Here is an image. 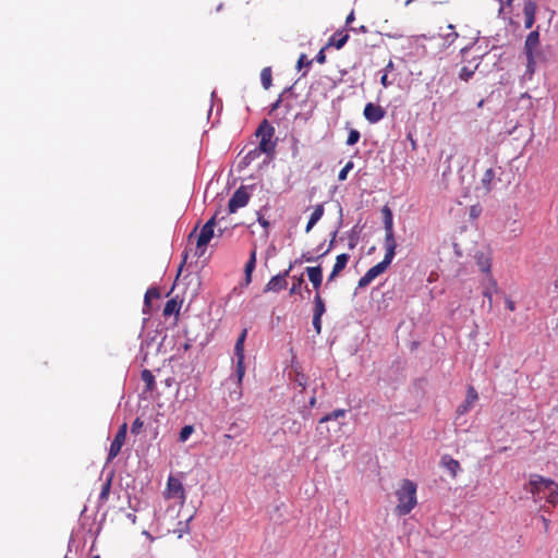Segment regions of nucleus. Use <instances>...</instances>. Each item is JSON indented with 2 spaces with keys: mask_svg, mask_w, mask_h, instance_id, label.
I'll return each instance as SVG.
<instances>
[{
  "mask_svg": "<svg viewBox=\"0 0 558 558\" xmlns=\"http://www.w3.org/2000/svg\"><path fill=\"white\" fill-rule=\"evenodd\" d=\"M363 114L369 123H377L385 117L386 111L381 106L368 102L364 107Z\"/></svg>",
  "mask_w": 558,
  "mask_h": 558,
  "instance_id": "ddd939ff",
  "label": "nucleus"
},
{
  "mask_svg": "<svg viewBox=\"0 0 558 558\" xmlns=\"http://www.w3.org/2000/svg\"><path fill=\"white\" fill-rule=\"evenodd\" d=\"M306 274L315 290H318L323 281V269L320 266L306 267Z\"/></svg>",
  "mask_w": 558,
  "mask_h": 558,
  "instance_id": "f3484780",
  "label": "nucleus"
},
{
  "mask_svg": "<svg viewBox=\"0 0 558 558\" xmlns=\"http://www.w3.org/2000/svg\"><path fill=\"white\" fill-rule=\"evenodd\" d=\"M537 5L534 1L527 0L524 3L523 13H524V27L526 29L531 28L535 23V14H536Z\"/></svg>",
  "mask_w": 558,
  "mask_h": 558,
  "instance_id": "2eb2a0df",
  "label": "nucleus"
},
{
  "mask_svg": "<svg viewBox=\"0 0 558 558\" xmlns=\"http://www.w3.org/2000/svg\"><path fill=\"white\" fill-rule=\"evenodd\" d=\"M194 432V427L192 425H185L180 434H179V440L181 442H184L189 439V437L192 435V433Z\"/></svg>",
  "mask_w": 558,
  "mask_h": 558,
  "instance_id": "2f4dec72",
  "label": "nucleus"
},
{
  "mask_svg": "<svg viewBox=\"0 0 558 558\" xmlns=\"http://www.w3.org/2000/svg\"><path fill=\"white\" fill-rule=\"evenodd\" d=\"M380 83L384 87H387L389 85V82H388V75L387 73H385L381 78H380Z\"/></svg>",
  "mask_w": 558,
  "mask_h": 558,
  "instance_id": "49530a36",
  "label": "nucleus"
},
{
  "mask_svg": "<svg viewBox=\"0 0 558 558\" xmlns=\"http://www.w3.org/2000/svg\"><path fill=\"white\" fill-rule=\"evenodd\" d=\"M110 487H111V482L109 480L101 487V492H100V495H99V498L101 500H107L108 499V496H109V493H110Z\"/></svg>",
  "mask_w": 558,
  "mask_h": 558,
  "instance_id": "4c0bfd02",
  "label": "nucleus"
},
{
  "mask_svg": "<svg viewBox=\"0 0 558 558\" xmlns=\"http://www.w3.org/2000/svg\"><path fill=\"white\" fill-rule=\"evenodd\" d=\"M260 153H262V151L256 147V148H254V149L250 150V151L246 154L245 159H246L248 162H251V161L255 160L256 158H258Z\"/></svg>",
  "mask_w": 558,
  "mask_h": 558,
  "instance_id": "ea45409f",
  "label": "nucleus"
},
{
  "mask_svg": "<svg viewBox=\"0 0 558 558\" xmlns=\"http://www.w3.org/2000/svg\"><path fill=\"white\" fill-rule=\"evenodd\" d=\"M361 134L357 130H350L348 138H347V145H354L360 141Z\"/></svg>",
  "mask_w": 558,
  "mask_h": 558,
  "instance_id": "473e14b6",
  "label": "nucleus"
},
{
  "mask_svg": "<svg viewBox=\"0 0 558 558\" xmlns=\"http://www.w3.org/2000/svg\"><path fill=\"white\" fill-rule=\"evenodd\" d=\"M339 274H335V269L332 268L331 274L328 277V281H332Z\"/></svg>",
  "mask_w": 558,
  "mask_h": 558,
  "instance_id": "8fccbe9b",
  "label": "nucleus"
},
{
  "mask_svg": "<svg viewBox=\"0 0 558 558\" xmlns=\"http://www.w3.org/2000/svg\"><path fill=\"white\" fill-rule=\"evenodd\" d=\"M196 233V228L190 233L189 240H191Z\"/></svg>",
  "mask_w": 558,
  "mask_h": 558,
  "instance_id": "13d9d810",
  "label": "nucleus"
},
{
  "mask_svg": "<svg viewBox=\"0 0 558 558\" xmlns=\"http://www.w3.org/2000/svg\"><path fill=\"white\" fill-rule=\"evenodd\" d=\"M496 179V173L493 168H488L482 175L480 189L483 190L485 194H488L494 187V181Z\"/></svg>",
  "mask_w": 558,
  "mask_h": 558,
  "instance_id": "dca6fc26",
  "label": "nucleus"
},
{
  "mask_svg": "<svg viewBox=\"0 0 558 558\" xmlns=\"http://www.w3.org/2000/svg\"><path fill=\"white\" fill-rule=\"evenodd\" d=\"M392 260L384 257V259L371 267L363 277L360 278L357 282L359 288L367 287L373 280H375L379 275L386 271Z\"/></svg>",
  "mask_w": 558,
  "mask_h": 558,
  "instance_id": "0eeeda50",
  "label": "nucleus"
},
{
  "mask_svg": "<svg viewBox=\"0 0 558 558\" xmlns=\"http://www.w3.org/2000/svg\"><path fill=\"white\" fill-rule=\"evenodd\" d=\"M255 135L259 138L257 148L267 156H271L275 153L277 144L274 140L275 128L267 120H263L258 125Z\"/></svg>",
  "mask_w": 558,
  "mask_h": 558,
  "instance_id": "f03ea898",
  "label": "nucleus"
},
{
  "mask_svg": "<svg viewBox=\"0 0 558 558\" xmlns=\"http://www.w3.org/2000/svg\"><path fill=\"white\" fill-rule=\"evenodd\" d=\"M530 493L534 496H539L555 485V482L550 478H546L538 474H532L530 476Z\"/></svg>",
  "mask_w": 558,
  "mask_h": 558,
  "instance_id": "1a4fd4ad",
  "label": "nucleus"
},
{
  "mask_svg": "<svg viewBox=\"0 0 558 558\" xmlns=\"http://www.w3.org/2000/svg\"><path fill=\"white\" fill-rule=\"evenodd\" d=\"M350 256L345 253H342L336 257V263L333 265L335 274H340L347 266Z\"/></svg>",
  "mask_w": 558,
  "mask_h": 558,
  "instance_id": "393cba45",
  "label": "nucleus"
},
{
  "mask_svg": "<svg viewBox=\"0 0 558 558\" xmlns=\"http://www.w3.org/2000/svg\"><path fill=\"white\" fill-rule=\"evenodd\" d=\"M302 258L307 262V263H312V262H315L317 260L318 258H320L319 256L317 258L313 257V256H307L306 254H303L302 255Z\"/></svg>",
  "mask_w": 558,
  "mask_h": 558,
  "instance_id": "de8ad7c7",
  "label": "nucleus"
},
{
  "mask_svg": "<svg viewBox=\"0 0 558 558\" xmlns=\"http://www.w3.org/2000/svg\"><path fill=\"white\" fill-rule=\"evenodd\" d=\"M186 257H187V255L185 254V255H184V259H183V262L181 263V265H180V267H179V272L182 270L183 265H184V263H185V260H186Z\"/></svg>",
  "mask_w": 558,
  "mask_h": 558,
  "instance_id": "4d7b16f0",
  "label": "nucleus"
},
{
  "mask_svg": "<svg viewBox=\"0 0 558 558\" xmlns=\"http://www.w3.org/2000/svg\"><path fill=\"white\" fill-rule=\"evenodd\" d=\"M416 484L408 478L400 483V487L396 490L398 504L396 506V513L398 515L409 514L417 505L416 499Z\"/></svg>",
  "mask_w": 558,
  "mask_h": 558,
  "instance_id": "f257e3e1",
  "label": "nucleus"
},
{
  "mask_svg": "<svg viewBox=\"0 0 558 558\" xmlns=\"http://www.w3.org/2000/svg\"><path fill=\"white\" fill-rule=\"evenodd\" d=\"M126 433H128V424L123 423L119 427V429L110 445L107 462L112 461L120 453V451L125 442Z\"/></svg>",
  "mask_w": 558,
  "mask_h": 558,
  "instance_id": "6e6552de",
  "label": "nucleus"
},
{
  "mask_svg": "<svg viewBox=\"0 0 558 558\" xmlns=\"http://www.w3.org/2000/svg\"><path fill=\"white\" fill-rule=\"evenodd\" d=\"M539 45V33L538 31H532L525 39L524 43V52L527 60V71L530 73L534 72L535 69V59H534V52L536 51L537 47Z\"/></svg>",
  "mask_w": 558,
  "mask_h": 558,
  "instance_id": "39448f33",
  "label": "nucleus"
},
{
  "mask_svg": "<svg viewBox=\"0 0 558 558\" xmlns=\"http://www.w3.org/2000/svg\"><path fill=\"white\" fill-rule=\"evenodd\" d=\"M507 306L510 311H513L514 310V303L512 301H508L507 302Z\"/></svg>",
  "mask_w": 558,
  "mask_h": 558,
  "instance_id": "603ef678",
  "label": "nucleus"
},
{
  "mask_svg": "<svg viewBox=\"0 0 558 558\" xmlns=\"http://www.w3.org/2000/svg\"><path fill=\"white\" fill-rule=\"evenodd\" d=\"M93 558H100V556H99V555H96V556H94Z\"/></svg>",
  "mask_w": 558,
  "mask_h": 558,
  "instance_id": "69168bd1",
  "label": "nucleus"
},
{
  "mask_svg": "<svg viewBox=\"0 0 558 558\" xmlns=\"http://www.w3.org/2000/svg\"><path fill=\"white\" fill-rule=\"evenodd\" d=\"M478 400V393L473 386H468L466 396L464 401L457 408L458 415H464L471 411L476 401Z\"/></svg>",
  "mask_w": 558,
  "mask_h": 558,
  "instance_id": "f8f14e48",
  "label": "nucleus"
},
{
  "mask_svg": "<svg viewBox=\"0 0 558 558\" xmlns=\"http://www.w3.org/2000/svg\"><path fill=\"white\" fill-rule=\"evenodd\" d=\"M440 463L450 472L453 478L457 477L458 472L460 471V463L458 460L451 458L450 456H444Z\"/></svg>",
  "mask_w": 558,
  "mask_h": 558,
  "instance_id": "6ab92c4d",
  "label": "nucleus"
},
{
  "mask_svg": "<svg viewBox=\"0 0 558 558\" xmlns=\"http://www.w3.org/2000/svg\"><path fill=\"white\" fill-rule=\"evenodd\" d=\"M217 215H214L201 229L196 239V255L202 256L205 253L207 244L214 238V228Z\"/></svg>",
  "mask_w": 558,
  "mask_h": 558,
  "instance_id": "20e7f679",
  "label": "nucleus"
},
{
  "mask_svg": "<svg viewBox=\"0 0 558 558\" xmlns=\"http://www.w3.org/2000/svg\"><path fill=\"white\" fill-rule=\"evenodd\" d=\"M499 2H502V0H499Z\"/></svg>",
  "mask_w": 558,
  "mask_h": 558,
  "instance_id": "338daca9",
  "label": "nucleus"
},
{
  "mask_svg": "<svg viewBox=\"0 0 558 558\" xmlns=\"http://www.w3.org/2000/svg\"><path fill=\"white\" fill-rule=\"evenodd\" d=\"M542 521L544 522L545 529L547 530L548 525H549V521L544 517L542 518Z\"/></svg>",
  "mask_w": 558,
  "mask_h": 558,
  "instance_id": "5fc2aeb1",
  "label": "nucleus"
},
{
  "mask_svg": "<svg viewBox=\"0 0 558 558\" xmlns=\"http://www.w3.org/2000/svg\"><path fill=\"white\" fill-rule=\"evenodd\" d=\"M393 69V63L392 61H389L388 64L386 65V71H391Z\"/></svg>",
  "mask_w": 558,
  "mask_h": 558,
  "instance_id": "864d4df0",
  "label": "nucleus"
},
{
  "mask_svg": "<svg viewBox=\"0 0 558 558\" xmlns=\"http://www.w3.org/2000/svg\"><path fill=\"white\" fill-rule=\"evenodd\" d=\"M353 168V162L349 161L340 171L338 174L339 181H344L348 177L349 171Z\"/></svg>",
  "mask_w": 558,
  "mask_h": 558,
  "instance_id": "f704fd0d",
  "label": "nucleus"
},
{
  "mask_svg": "<svg viewBox=\"0 0 558 558\" xmlns=\"http://www.w3.org/2000/svg\"><path fill=\"white\" fill-rule=\"evenodd\" d=\"M165 497L167 499H177L180 505L186 500V494L181 481L174 476H169L165 489Z\"/></svg>",
  "mask_w": 558,
  "mask_h": 558,
  "instance_id": "423d86ee",
  "label": "nucleus"
},
{
  "mask_svg": "<svg viewBox=\"0 0 558 558\" xmlns=\"http://www.w3.org/2000/svg\"><path fill=\"white\" fill-rule=\"evenodd\" d=\"M324 213H325L324 204H317L314 207V210L311 214L308 222H307L306 228H305V232L306 233H308L314 228V226L320 220V218L323 217Z\"/></svg>",
  "mask_w": 558,
  "mask_h": 558,
  "instance_id": "a211bd4d",
  "label": "nucleus"
},
{
  "mask_svg": "<svg viewBox=\"0 0 558 558\" xmlns=\"http://www.w3.org/2000/svg\"><path fill=\"white\" fill-rule=\"evenodd\" d=\"M345 415V410L343 409H337L328 414H326L325 416H323L320 420H319V423H325V422H329V421H333V420H338L339 417H343Z\"/></svg>",
  "mask_w": 558,
  "mask_h": 558,
  "instance_id": "cd10ccee",
  "label": "nucleus"
},
{
  "mask_svg": "<svg viewBox=\"0 0 558 558\" xmlns=\"http://www.w3.org/2000/svg\"><path fill=\"white\" fill-rule=\"evenodd\" d=\"M250 199V194L245 186H240L232 195V197L229 199L228 208L229 213L233 214L239 208L244 207Z\"/></svg>",
  "mask_w": 558,
  "mask_h": 558,
  "instance_id": "9d476101",
  "label": "nucleus"
},
{
  "mask_svg": "<svg viewBox=\"0 0 558 558\" xmlns=\"http://www.w3.org/2000/svg\"><path fill=\"white\" fill-rule=\"evenodd\" d=\"M292 279H293V283L289 291L290 295L300 293L302 286L304 283V279H303L302 275L300 277L294 276Z\"/></svg>",
  "mask_w": 558,
  "mask_h": 558,
  "instance_id": "c85d7f7f",
  "label": "nucleus"
},
{
  "mask_svg": "<svg viewBox=\"0 0 558 558\" xmlns=\"http://www.w3.org/2000/svg\"><path fill=\"white\" fill-rule=\"evenodd\" d=\"M262 85L265 89H268L272 83L271 69L269 66L264 68L260 72Z\"/></svg>",
  "mask_w": 558,
  "mask_h": 558,
  "instance_id": "a878e982",
  "label": "nucleus"
},
{
  "mask_svg": "<svg viewBox=\"0 0 558 558\" xmlns=\"http://www.w3.org/2000/svg\"><path fill=\"white\" fill-rule=\"evenodd\" d=\"M257 221L265 229L266 235H268L269 221L260 215L258 216Z\"/></svg>",
  "mask_w": 558,
  "mask_h": 558,
  "instance_id": "79ce46f5",
  "label": "nucleus"
},
{
  "mask_svg": "<svg viewBox=\"0 0 558 558\" xmlns=\"http://www.w3.org/2000/svg\"><path fill=\"white\" fill-rule=\"evenodd\" d=\"M495 292H497V283L492 277H489V286L483 291V295L488 300L489 308L493 306V294Z\"/></svg>",
  "mask_w": 558,
  "mask_h": 558,
  "instance_id": "5701e85b",
  "label": "nucleus"
},
{
  "mask_svg": "<svg viewBox=\"0 0 558 558\" xmlns=\"http://www.w3.org/2000/svg\"><path fill=\"white\" fill-rule=\"evenodd\" d=\"M325 303L319 293L314 298V313L313 316L322 317L325 313Z\"/></svg>",
  "mask_w": 558,
  "mask_h": 558,
  "instance_id": "b1692460",
  "label": "nucleus"
},
{
  "mask_svg": "<svg viewBox=\"0 0 558 558\" xmlns=\"http://www.w3.org/2000/svg\"><path fill=\"white\" fill-rule=\"evenodd\" d=\"M305 60H306V56L305 54H301L299 60H298V68L299 69H301L303 66Z\"/></svg>",
  "mask_w": 558,
  "mask_h": 558,
  "instance_id": "09e8293b",
  "label": "nucleus"
},
{
  "mask_svg": "<svg viewBox=\"0 0 558 558\" xmlns=\"http://www.w3.org/2000/svg\"><path fill=\"white\" fill-rule=\"evenodd\" d=\"M292 269V265L289 266V268L282 272L274 276L268 283L266 284L264 292H279L287 287V280L286 278L290 274V270Z\"/></svg>",
  "mask_w": 558,
  "mask_h": 558,
  "instance_id": "9b49d317",
  "label": "nucleus"
},
{
  "mask_svg": "<svg viewBox=\"0 0 558 558\" xmlns=\"http://www.w3.org/2000/svg\"><path fill=\"white\" fill-rule=\"evenodd\" d=\"M354 21V12L351 11L350 14L345 19V25L349 26Z\"/></svg>",
  "mask_w": 558,
  "mask_h": 558,
  "instance_id": "a18cd8bd",
  "label": "nucleus"
},
{
  "mask_svg": "<svg viewBox=\"0 0 558 558\" xmlns=\"http://www.w3.org/2000/svg\"><path fill=\"white\" fill-rule=\"evenodd\" d=\"M390 223H387V228H385V247L386 254L385 257L392 260L396 254L397 243L393 236V228H390Z\"/></svg>",
  "mask_w": 558,
  "mask_h": 558,
  "instance_id": "4468645a",
  "label": "nucleus"
},
{
  "mask_svg": "<svg viewBox=\"0 0 558 558\" xmlns=\"http://www.w3.org/2000/svg\"><path fill=\"white\" fill-rule=\"evenodd\" d=\"M548 490L549 494L546 496V500L551 505H556L558 502V484L555 483Z\"/></svg>",
  "mask_w": 558,
  "mask_h": 558,
  "instance_id": "7c9ffc66",
  "label": "nucleus"
},
{
  "mask_svg": "<svg viewBox=\"0 0 558 558\" xmlns=\"http://www.w3.org/2000/svg\"><path fill=\"white\" fill-rule=\"evenodd\" d=\"M144 426V422L140 418V417H136L132 424V427H131V433L132 434H140V432L142 430Z\"/></svg>",
  "mask_w": 558,
  "mask_h": 558,
  "instance_id": "58836bf2",
  "label": "nucleus"
},
{
  "mask_svg": "<svg viewBox=\"0 0 558 558\" xmlns=\"http://www.w3.org/2000/svg\"><path fill=\"white\" fill-rule=\"evenodd\" d=\"M474 74V71L468 66H463L459 72V77L463 81H469Z\"/></svg>",
  "mask_w": 558,
  "mask_h": 558,
  "instance_id": "c9c22d12",
  "label": "nucleus"
},
{
  "mask_svg": "<svg viewBox=\"0 0 558 558\" xmlns=\"http://www.w3.org/2000/svg\"><path fill=\"white\" fill-rule=\"evenodd\" d=\"M412 1H413V0H407V1H405V4L408 5V4H410Z\"/></svg>",
  "mask_w": 558,
  "mask_h": 558,
  "instance_id": "0e129e2a",
  "label": "nucleus"
},
{
  "mask_svg": "<svg viewBox=\"0 0 558 558\" xmlns=\"http://www.w3.org/2000/svg\"><path fill=\"white\" fill-rule=\"evenodd\" d=\"M471 214H472V216H475V215H476V211H475V208H474V207L472 208V213H471Z\"/></svg>",
  "mask_w": 558,
  "mask_h": 558,
  "instance_id": "680f3d73",
  "label": "nucleus"
},
{
  "mask_svg": "<svg viewBox=\"0 0 558 558\" xmlns=\"http://www.w3.org/2000/svg\"><path fill=\"white\" fill-rule=\"evenodd\" d=\"M256 266V248H253L250 254V258L245 264L244 272H245V281L250 283L252 280V272Z\"/></svg>",
  "mask_w": 558,
  "mask_h": 558,
  "instance_id": "aec40b11",
  "label": "nucleus"
},
{
  "mask_svg": "<svg viewBox=\"0 0 558 558\" xmlns=\"http://www.w3.org/2000/svg\"><path fill=\"white\" fill-rule=\"evenodd\" d=\"M349 39V35L343 32L335 33L329 41V45L335 46L337 49H341Z\"/></svg>",
  "mask_w": 558,
  "mask_h": 558,
  "instance_id": "412c9836",
  "label": "nucleus"
},
{
  "mask_svg": "<svg viewBox=\"0 0 558 558\" xmlns=\"http://www.w3.org/2000/svg\"><path fill=\"white\" fill-rule=\"evenodd\" d=\"M141 378L146 384V388L148 391L154 389L155 377L149 369L142 371Z\"/></svg>",
  "mask_w": 558,
  "mask_h": 558,
  "instance_id": "bb28decb",
  "label": "nucleus"
},
{
  "mask_svg": "<svg viewBox=\"0 0 558 558\" xmlns=\"http://www.w3.org/2000/svg\"><path fill=\"white\" fill-rule=\"evenodd\" d=\"M315 404H316V398H315V397H312V398L310 399V405H311V407H314Z\"/></svg>",
  "mask_w": 558,
  "mask_h": 558,
  "instance_id": "6e6d98bb",
  "label": "nucleus"
},
{
  "mask_svg": "<svg viewBox=\"0 0 558 558\" xmlns=\"http://www.w3.org/2000/svg\"><path fill=\"white\" fill-rule=\"evenodd\" d=\"M512 2H513V0H507L506 4L510 7L512 4Z\"/></svg>",
  "mask_w": 558,
  "mask_h": 558,
  "instance_id": "bf43d9fd",
  "label": "nucleus"
},
{
  "mask_svg": "<svg viewBox=\"0 0 558 558\" xmlns=\"http://www.w3.org/2000/svg\"><path fill=\"white\" fill-rule=\"evenodd\" d=\"M128 518L132 521V523H135L136 522V515L133 514V513H129L128 514Z\"/></svg>",
  "mask_w": 558,
  "mask_h": 558,
  "instance_id": "3c124183",
  "label": "nucleus"
},
{
  "mask_svg": "<svg viewBox=\"0 0 558 558\" xmlns=\"http://www.w3.org/2000/svg\"><path fill=\"white\" fill-rule=\"evenodd\" d=\"M180 303L175 299H170L167 301L163 307V316H171L172 314H178L180 312Z\"/></svg>",
  "mask_w": 558,
  "mask_h": 558,
  "instance_id": "4be33fe9",
  "label": "nucleus"
},
{
  "mask_svg": "<svg viewBox=\"0 0 558 558\" xmlns=\"http://www.w3.org/2000/svg\"><path fill=\"white\" fill-rule=\"evenodd\" d=\"M360 31H361V32H363V33H365V32H366V27L362 25V26L360 27Z\"/></svg>",
  "mask_w": 558,
  "mask_h": 558,
  "instance_id": "052dcab7",
  "label": "nucleus"
},
{
  "mask_svg": "<svg viewBox=\"0 0 558 558\" xmlns=\"http://www.w3.org/2000/svg\"><path fill=\"white\" fill-rule=\"evenodd\" d=\"M160 296V293L157 288H150L145 293V304L149 305V302L151 299H158Z\"/></svg>",
  "mask_w": 558,
  "mask_h": 558,
  "instance_id": "72a5a7b5",
  "label": "nucleus"
},
{
  "mask_svg": "<svg viewBox=\"0 0 558 558\" xmlns=\"http://www.w3.org/2000/svg\"><path fill=\"white\" fill-rule=\"evenodd\" d=\"M313 327L316 333H320L322 331V317L313 316Z\"/></svg>",
  "mask_w": 558,
  "mask_h": 558,
  "instance_id": "a19ab883",
  "label": "nucleus"
},
{
  "mask_svg": "<svg viewBox=\"0 0 558 558\" xmlns=\"http://www.w3.org/2000/svg\"><path fill=\"white\" fill-rule=\"evenodd\" d=\"M316 61H317L318 63H320V64L325 63V61H326V54H325V52H324V50H323V49L317 53V56H316Z\"/></svg>",
  "mask_w": 558,
  "mask_h": 558,
  "instance_id": "37998d69",
  "label": "nucleus"
},
{
  "mask_svg": "<svg viewBox=\"0 0 558 558\" xmlns=\"http://www.w3.org/2000/svg\"><path fill=\"white\" fill-rule=\"evenodd\" d=\"M383 213H384V215H385V217H384V225H385V228H387V223H388V221H389V223H390V225H389V226H390V228H393L391 210H390L387 206H385V207H384V209H383Z\"/></svg>",
  "mask_w": 558,
  "mask_h": 558,
  "instance_id": "e433bc0d",
  "label": "nucleus"
},
{
  "mask_svg": "<svg viewBox=\"0 0 558 558\" xmlns=\"http://www.w3.org/2000/svg\"><path fill=\"white\" fill-rule=\"evenodd\" d=\"M333 236H336V232L333 233ZM333 243H335V238H332V239H331V241L329 242V245H328L327 250H325V251L319 255V257H323V256L327 255V254L330 252V250L332 248Z\"/></svg>",
  "mask_w": 558,
  "mask_h": 558,
  "instance_id": "c03bdc74",
  "label": "nucleus"
},
{
  "mask_svg": "<svg viewBox=\"0 0 558 558\" xmlns=\"http://www.w3.org/2000/svg\"><path fill=\"white\" fill-rule=\"evenodd\" d=\"M247 336V329L244 328L240 336L236 339L234 345V357H235V376L238 385L241 386L243 377L245 375V364H244V343Z\"/></svg>",
  "mask_w": 558,
  "mask_h": 558,
  "instance_id": "7ed1b4c3",
  "label": "nucleus"
},
{
  "mask_svg": "<svg viewBox=\"0 0 558 558\" xmlns=\"http://www.w3.org/2000/svg\"><path fill=\"white\" fill-rule=\"evenodd\" d=\"M471 214H472V216H475V215H476V211H475V208H474V207L472 208V213H471Z\"/></svg>",
  "mask_w": 558,
  "mask_h": 558,
  "instance_id": "e2e57ef3",
  "label": "nucleus"
},
{
  "mask_svg": "<svg viewBox=\"0 0 558 558\" xmlns=\"http://www.w3.org/2000/svg\"><path fill=\"white\" fill-rule=\"evenodd\" d=\"M477 265H478L480 269L483 272L488 274L490 276V260H489V258L485 257L484 255L480 256L477 258Z\"/></svg>",
  "mask_w": 558,
  "mask_h": 558,
  "instance_id": "c756f323",
  "label": "nucleus"
}]
</instances>
